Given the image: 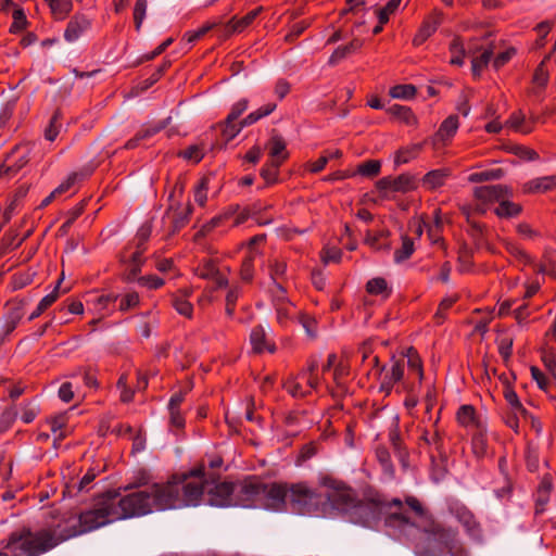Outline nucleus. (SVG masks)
<instances>
[{
  "label": "nucleus",
  "mask_w": 556,
  "mask_h": 556,
  "mask_svg": "<svg viewBox=\"0 0 556 556\" xmlns=\"http://www.w3.org/2000/svg\"><path fill=\"white\" fill-rule=\"evenodd\" d=\"M137 485L141 489L125 496L108 492L96 498L88 508L78 514L84 530L89 532L117 520L176 508L186 503V500L178 498L177 488L173 484H146L140 480ZM193 500L194 497H188L187 503Z\"/></svg>",
  "instance_id": "1"
},
{
  "label": "nucleus",
  "mask_w": 556,
  "mask_h": 556,
  "mask_svg": "<svg viewBox=\"0 0 556 556\" xmlns=\"http://www.w3.org/2000/svg\"><path fill=\"white\" fill-rule=\"evenodd\" d=\"M203 473L204 469L199 468L190 472V478L184 477L182 479H177L174 477L167 482H155L154 484L175 485L177 488L178 498L180 500L194 497L193 502H186L175 509L186 506H198L202 503L216 507L235 506L233 483L203 481Z\"/></svg>",
  "instance_id": "2"
},
{
  "label": "nucleus",
  "mask_w": 556,
  "mask_h": 556,
  "mask_svg": "<svg viewBox=\"0 0 556 556\" xmlns=\"http://www.w3.org/2000/svg\"><path fill=\"white\" fill-rule=\"evenodd\" d=\"M321 484L327 489V496L330 507L344 514L350 521L363 526L369 523L377 517V507L371 503L357 501L354 491L343 482L325 476Z\"/></svg>",
  "instance_id": "3"
},
{
  "label": "nucleus",
  "mask_w": 556,
  "mask_h": 556,
  "mask_svg": "<svg viewBox=\"0 0 556 556\" xmlns=\"http://www.w3.org/2000/svg\"><path fill=\"white\" fill-rule=\"evenodd\" d=\"M56 540L49 534V530L31 531L24 528L11 533L5 552L0 556H40L55 547Z\"/></svg>",
  "instance_id": "4"
},
{
  "label": "nucleus",
  "mask_w": 556,
  "mask_h": 556,
  "mask_svg": "<svg viewBox=\"0 0 556 556\" xmlns=\"http://www.w3.org/2000/svg\"><path fill=\"white\" fill-rule=\"evenodd\" d=\"M320 490H316L307 482H296L289 484V505L291 509L300 515H323L330 507L327 496V489L321 484Z\"/></svg>",
  "instance_id": "5"
},
{
  "label": "nucleus",
  "mask_w": 556,
  "mask_h": 556,
  "mask_svg": "<svg viewBox=\"0 0 556 556\" xmlns=\"http://www.w3.org/2000/svg\"><path fill=\"white\" fill-rule=\"evenodd\" d=\"M320 383L317 362L312 359L299 374L291 375L283 382V389L295 399H302L316 391Z\"/></svg>",
  "instance_id": "6"
},
{
  "label": "nucleus",
  "mask_w": 556,
  "mask_h": 556,
  "mask_svg": "<svg viewBox=\"0 0 556 556\" xmlns=\"http://www.w3.org/2000/svg\"><path fill=\"white\" fill-rule=\"evenodd\" d=\"M247 218L248 215L240 211L238 205H230L205 223L199 230V235L207 236L215 230L223 233L232 227L241 225Z\"/></svg>",
  "instance_id": "7"
},
{
  "label": "nucleus",
  "mask_w": 556,
  "mask_h": 556,
  "mask_svg": "<svg viewBox=\"0 0 556 556\" xmlns=\"http://www.w3.org/2000/svg\"><path fill=\"white\" fill-rule=\"evenodd\" d=\"M287 503H289L288 483L263 482L258 508L281 511L286 509Z\"/></svg>",
  "instance_id": "8"
},
{
  "label": "nucleus",
  "mask_w": 556,
  "mask_h": 556,
  "mask_svg": "<svg viewBox=\"0 0 556 556\" xmlns=\"http://www.w3.org/2000/svg\"><path fill=\"white\" fill-rule=\"evenodd\" d=\"M263 482L251 477L242 482L233 483L235 506L245 508H258Z\"/></svg>",
  "instance_id": "9"
},
{
  "label": "nucleus",
  "mask_w": 556,
  "mask_h": 556,
  "mask_svg": "<svg viewBox=\"0 0 556 556\" xmlns=\"http://www.w3.org/2000/svg\"><path fill=\"white\" fill-rule=\"evenodd\" d=\"M276 103H266L265 105L258 108L257 110L248 114L244 118L239 122H229L228 117H226L225 122L222 124V136L228 142L236 138L239 132L248 126L255 124L263 117L268 116L276 109Z\"/></svg>",
  "instance_id": "10"
},
{
  "label": "nucleus",
  "mask_w": 556,
  "mask_h": 556,
  "mask_svg": "<svg viewBox=\"0 0 556 556\" xmlns=\"http://www.w3.org/2000/svg\"><path fill=\"white\" fill-rule=\"evenodd\" d=\"M49 534L56 540L55 546L65 540L86 533L80 517L75 513L64 514L53 528H46Z\"/></svg>",
  "instance_id": "11"
},
{
  "label": "nucleus",
  "mask_w": 556,
  "mask_h": 556,
  "mask_svg": "<svg viewBox=\"0 0 556 556\" xmlns=\"http://www.w3.org/2000/svg\"><path fill=\"white\" fill-rule=\"evenodd\" d=\"M507 188L503 185L476 187L473 189V211L478 214L486 213L491 205L506 197Z\"/></svg>",
  "instance_id": "12"
},
{
  "label": "nucleus",
  "mask_w": 556,
  "mask_h": 556,
  "mask_svg": "<svg viewBox=\"0 0 556 556\" xmlns=\"http://www.w3.org/2000/svg\"><path fill=\"white\" fill-rule=\"evenodd\" d=\"M30 151L29 143L15 146L0 165V177H12L17 174L28 163Z\"/></svg>",
  "instance_id": "13"
},
{
  "label": "nucleus",
  "mask_w": 556,
  "mask_h": 556,
  "mask_svg": "<svg viewBox=\"0 0 556 556\" xmlns=\"http://www.w3.org/2000/svg\"><path fill=\"white\" fill-rule=\"evenodd\" d=\"M404 369H405V359H392L390 365L383 366L380 370V386L379 390L380 392H383L384 394H390L393 387L401 382L404 377Z\"/></svg>",
  "instance_id": "14"
},
{
  "label": "nucleus",
  "mask_w": 556,
  "mask_h": 556,
  "mask_svg": "<svg viewBox=\"0 0 556 556\" xmlns=\"http://www.w3.org/2000/svg\"><path fill=\"white\" fill-rule=\"evenodd\" d=\"M92 28V18L85 13H75L68 21L64 30V40L74 43Z\"/></svg>",
  "instance_id": "15"
},
{
  "label": "nucleus",
  "mask_w": 556,
  "mask_h": 556,
  "mask_svg": "<svg viewBox=\"0 0 556 556\" xmlns=\"http://www.w3.org/2000/svg\"><path fill=\"white\" fill-rule=\"evenodd\" d=\"M459 128V121L457 115H450L440 125L437 132L430 139L434 149L446 147L456 135Z\"/></svg>",
  "instance_id": "16"
},
{
  "label": "nucleus",
  "mask_w": 556,
  "mask_h": 556,
  "mask_svg": "<svg viewBox=\"0 0 556 556\" xmlns=\"http://www.w3.org/2000/svg\"><path fill=\"white\" fill-rule=\"evenodd\" d=\"M146 251V247L137 245L135 250L128 247L123 253L122 261L127 265L126 279L128 281H135L141 271V266L144 262L142 254Z\"/></svg>",
  "instance_id": "17"
},
{
  "label": "nucleus",
  "mask_w": 556,
  "mask_h": 556,
  "mask_svg": "<svg viewBox=\"0 0 556 556\" xmlns=\"http://www.w3.org/2000/svg\"><path fill=\"white\" fill-rule=\"evenodd\" d=\"M456 420L459 426L468 432L483 429L486 426L485 419L478 415L472 405H462L456 413Z\"/></svg>",
  "instance_id": "18"
},
{
  "label": "nucleus",
  "mask_w": 556,
  "mask_h": 556,
  "mask_svg": "<svg viewBox=\"0 0 556 556\" xmlns=\"http://www.w3.org/2000/svg\"><path fill=\"white\" fill-rule=\"evenodd\" d=\"M407 506L416 514L417 517L420 518L422 522V531L443 535L445 532L440 526L435 525L432 520V516L428 513L427 509L424 508L422 504L414 496H408L406 498Z\"/></svg>",
  "instance_id": "19"
},
{
  "label": "nucleus",
  "mask_w": 556,
  "mask_h": 556,
  "mask_svg": "<svg viewBox=\"0 0 556 556\" xmlns=\"http://www.w3.org/2000/svg\"><path fill=\"white\" fill-rule=\"evenodd\" d=\"M405 365H407V384L405 386L410 392L414 390V382L421 383L424 379L422 363L418 353L413 349H408Z\"/></svg>",
  "instance_id": "20"
},
{
  "label": "nucleus",
  "mask_w": 556,
  "mask_h": 556,
  "mask_svg": "<svg viewBox=\"0 0 556 556\" xmlns=\"http://www.w3.org/2000/svg\"><path fill=\"white\" fill-rule=\"evenodd\" d=\"M117 299L118 296L114 294H97L88 300L87 304L91 306V311L100 316L99 318L92 319L90 325H96L102 317L113 312L114 303Z\"/></svg>",
  "instance_id": "21"
},
{
  "label": "nucleus",
  "mask_w": 556,
  "mask_h": 556,
  "mask_svg": "<svg viewBox=\"0 0 556 556\" xmlns=\"http://www.w3.org/2000/svg\"><path fill=\"white\" fill-rule=\"evenodd\" d=\"M195 274L202 279L214 281L217 288L226 287L228 283L227 278L217 268L216 263L212 260H204L195 268Z\"/></svg>",
  "instance_id": "22"
},
{
  "label": "nucleus",
  "mask_w": 556,
  "mask_h": 556,
  "mask_svg": "<svg viewBox=\"0 0 556 556\" xmlns=\"http://www.w3.org/2000/svg\"><path fill=\"white\" fill-rule=\"evenodd\" d=\"M250 343L255 353H263L265 351L274 353L276 351L275 343L268 340L266 330L261 325L252 328L250 333Z\"/></svg>",
  "instance_id": "23"
},
{
  "label": "nucleus",
  "mask_w": 556,
  "mask_h": 556,
  "mask_svg": "<svg viewBox=\"0 0 556 556\" xmlns=\"http://www.w3.org/2000/svg\"><path fill=\"white\" fill-rule=\"evenodd\" d=\"M24 315V303L10 302L8 303V311L3 317L2 331L4 334L11 333Z\"/></svg>",
  "instance_id": "24"
},
{
  "label": "nucleus",
  "mask_w": 556,
  "mask_h": 556,
  "mask_svg": "<svg viewBox=\"0 0 556 556\" xmlns=\"http://www.w3.org/2000/svg\"><path fill=\"white\" fill-rule=\"evenodd\" d=\"M450 176L451 170L446 167L432 169L421 178V186L429 191L435 190L444 186Z\"/></svg>",
  "instance_id": "25"
},
{
  "label": "nucleus",
  "mask_w": 556,
  "mask_h": 556,
  "mask_svg": "<svg viewBox=\"0 0 556 556\" xmlns=\"http://www.w3.org/2000/svg\"><path fill=\"white\" fill-rule=\"evenodd\" d=\"M455 516L463 525L468 535L473 539L480 538L481 529L471 511L465 507H460L456 509Z\"/></svg>",
  "instance_id": "26"
},
{
  "label": "nucleus",
  "mask_w": 556,
  "mask_h": 556,
  "mask_svg": "<svg viewBox=\"0 0 556 556\" xmlns=\"http://www.w3.org/2000/svg\"><path fill=\"white\" fill-rule=\"evenodd\" d=\"M263 11V7H258L252 11H250L247 15L241 18H237L233 16L226 26V31L228 35L235 33H242L245 28H248L254 20L260 15Z\"/></svg>",
  "instance_id": "27"
},
{
  "label": "nucleus",
  "mask_w": 556,
  "mask_h": 556,
  "mask_svg": "<svg viewBox=\"0 0 556 556\" xmlns=\"http://www.w3.org/2000/svg\"><path fill=\"white\" fill-rule=\"evenodd\" d=\"M552 488L551 479L547 477L543 478L535 493V514H542L545 510L549 502Z\"/></svg>",
  "instance_id": "28"
},
{
  "label": "nucleus",
  "mask_w": 556,
  "mask_h": 556,
  "mask_svg": "<svg viewBox=\"0 0 556 556\" xmlns=\"http://www.w3.org/2000/svg\"><path fill=\"white\" fill-rule=\"evenodd\" d=\"M440 25V17L438 15H433L428 17L419 28L418 33L415 35L413 39L414 46H420L422 45L434 31L437 30L438 26Z\"/></svg>",
  "instance_id": "29"
},
{
  "label": "nucleus",
  "mask_w": 556,
  "mask_h": 556,
  "mask_svg": "<svg viewBox=\"0 0 556 556\" xmlns=\"http://www.w3.org/2000/svg\"><path fill=\"white\" fill-rule=\"evenodd\" d=\"M511 191L507 188L506 197L498 201V206L495 208V214L501 218H510L517 216L521 212V206L517 203L509 201Z\"/></svg>",
  "instance_id": "30"
},
{
  "label": "nucleus",
  "mask_w": 556,
  "mask_h": 556,
  "mask_svg": "<svg viewBox=\"0 0 556 556\" xmlns=\"http://www.w3.org/2000/svg\"><path fill=\"white\" fill-rule=\"evenodd\" d=\"M270 160H279L283 163L288 159L287 144L279 135H273L267 143Z\"/></svg>",
  "instance_id": "31"
},
{
  "label": "nucleus",
  "mask_w": 556,
  "mask_h": 556,
  "mask_svg": "<svg viewBox=\"0 0 556 556\" xmlns=\"http://www.w3.org/2000/svg\"><path fill=\"white\" fill-rule=\"evenodd\" d=\"M549 59L547 55L542 62L538 65L533 74V87L531 92L535 96H539L542 90L546 87L548 83V71L546 68V61Z\"/></svg>",
  "instance_id": "32"
},
{
  "label": "nucleus",
  "mask_w": 556,
  "mask_h": 556,
  "mask_svg": "<svg viewBox=\"0 0 556 556\" xmlns=\"http://www.w3.org/2000/svg\"><path fill=\"white\" fill-rule=\"evenodd\" d=\"M92 169H83L71 173L53 191L52 195L59 197L67 192L76 182L90 176Z\"/></svg>",
  "instance_id": "33"
},
{
  "label": "nucleus",
  "mask_w": 556,
  "mask_h": 556,
  "mask_svg": "<svg viewBox=\"0 0 556 556\" xmlns=\"http://www.w3.org/2000/svg\"><path fill=\"white\" fill-rule=\"evenodd\" d=\"M274 307L276 320L281 326H287L298 314L295 306L290 301L277 302Z\"/></svg>",
  "instance_id": "34"
},
{
  "label": "nucleus",
  "mask_w": 556,
  "mask_h": 556,
  "mask_svg": "<svg viewBox=\"0 0 556 556\" xmlns=\"http://www.w3.org/2000/svg\"><path fill=\"white\" fill-rule=\"evenodd\" d=\"M424 143H414L397 150L394 156V163L396 166L406 164L412 160L416 159L419 152L422 150Z\"/></svg>",
  "instance_id": "35"
},
{
  "label": "nucleus",
  "mask_w": 556,
  "mask_h": 556,
  "mask_svg": "<svg viewBox=\"0 0 556 556\" xmlns=\"http://www.w3.org/2000/svg\"><path fill=\"white\" fill-rule=\"evenodd\" d=\"M190 295V292L188 291H179L173 296L172 304L176 312L185 317L190 318L192 316L193 306L188 301V296Z\"/></svg>",
  "instance_id": "36"
},
{
  "label": "nucleus",
  "mask_w": 556,
  "mask_h": 556,
  "mask_svg": "<svg viewBox=\"0 0 556 556\" xmlns=\"http://www.w3.org/2000/svg\"><path fill=\"white\" fill-rule=\"evenodd\" d=\"M556 187V176H545L530 180L526 184L528 192H545Z\"/></svg>",
  "instance_id": "37"
},
{
  "label": "nucleus",
  "mask_w": 556,
  "mask_h": 556,
  "mask_svg": "<svg viewBox=\"0 0 556 556\" xmlns=\"http://www.w3.org/2000/svg\"><path fill=\"white\" fill-rule=\"evenodd\" d=\"M361 47L362 41L358 39H354L345 46L338 47L329 58V63L332 65L337 64L339 61L346 58L349 54L354 53L355 51L361 49Z\"/></svg>",
  "instance_id": "38"
},
{
  "label": "nucleus",
  "mask_w": 556,
  "mask_h": 556,
  "mask_svg": "<svg viewBox=\"0 0 556 556\" xmlns=\"http://www.w3.org/2000/svg\"><path fill=\"white\" fill-rule=\"evenodd\" d=\"M386 523L389 527L397 528L403 532L415 527V523L403 513H393L388 516Z\"/></svg>",
  "instance_id": "39"
},
{
  "label": "nucleus",
  "mask_w": 556,
  "mask_h": 556,
  "mask_svg": "<svg viewBox=\"0 0 556 556\" xmlns=\"http://www.w3.org/2000/svg\"><path fill=\"white\" fill-rule=\"evenodd\" d=\"M366 291L371 295H382L384 298L390 295L391 290L384 278L376 277L366 283Z\"/></svg>",
  "instance_id": "40"
},
{
  "label": "nucleus",
  "mask_w": 556,
  "mask_h": 556,
  "mask_svg": "<svg viewBox=\"0 0 556 556\" xmlns=\"http://www.w3.org/2000/svg\"><path fill=\"white\" fill-rule=\"evenodd\" d=\"M417 188L416 177L410 174H401L394 178V192H408Z\"/></svg>",
  "instance_id": "41"
},
{
  "label": "nucleus",
  "mask_w": 556,
  "mask_h": 556,
  "mask_svg": "<svg viewBox=\"0 0 556 556\" xmlns=\"http://www.w3.org/2000/svg\"><path fill=\"white\" fill-rule=\"evenodd\" d=\"M281 162L279 160H269L262 168L261 176L266 181V184L271 185L277 182L279 167L281 166Z\"/></svg>",
  "instance_id": "42"
},
{
  "label": "nucleus",
  "mask_w": 556,
  "mask_h": 556,
  "mask_svg": "<svg viewBox=\"0 0 556 556\" xmlns=\"http://www.w3.org/2000/svg\"><path fill=\"white\" fill-rule=\"evenodd\" d=\"M504 176V170L502 168H492L485 169L477 173H472L468 176V181L470 182H481V181H490L497 180Z\"/></svg>",
  "instance_id": "43"
},
{
  "label": "nucleus",
  "mask_w": 556,
  "mask_h": 556,
  "mask_svg": "<svg viewBox=\"0 0 556 556\" xmlns=\"http://www.w3.org/2000/svg\"><path fill=\"white\" fill-rule=\"evenodd\" d=\"M504 397H505L506 402L509 404V406L511 407V409L514 410L516 416L517 415H521L523 417L527 416L528 412L521 404V402L514 389H511L510 387H506L504 390Z\"/></svg>",
  "instance_id": "44"
},
{
  "label": "nucleus",
  "mask_w": 556,
  "mask_h": 556,
  "mask_svg": "<svg viewBox=\"0 0 556 556\" xmlns=\"http://www.w3.org/2000/svg\"><path fill=\"white\" fill-rule=\"evenodd\" d=\"M376 457L379 464L381 465L383 472L389 477H393L394 467L388 448H386L384 446H378L376 448Z\"/></svg>",
  "instance_id": "45"
},
{
  "label": "nucleus",
  "mask_w": 556,
  "mask_h": 556,
  "mask_svg": "<svg viewBox=\"0 0 556 556\" xmlns=\"http://www.w3.org/2000/svg\"><path fill=\"white\" fill-rule=\"evenodd\" d=\"M472 435V450L478 456H482L486 452V427L470 432Z\"/></svg>",
  "instance_id": "46"
},
{
  "label": "nucleus",
  "mask_w": 556,
  "mask_h": 556,
  "mask_svg": "<svg viewBox=\"0 0 556 556\" xmlns=\"http://www.w3.org/2000/svg\"><path fill=\"white\" fill-rule=\"evenodd\" d=\"M493 56L492 49H484L479 56H475L471 61L472 64V74L478 77L482 73V71L489 64L491 58Z\"/></svg>",
  "instance_id": "47"
},
{
  "label": "nucleus",
  "mask_w": 556,
  "mask_h": 556,
  "mask_svg": "<svg viewBox=\"0 0 556 556\" xmlns=\"http://www.w3.org/2000/svg\"><path fill=\"white\" fill-rule=\"evenodd\" d=\"M525 114L521 111L514 112L508 118L506 125L516 131L528 134L531 128L525 124Z\"/></svg>",
  "instance_id": "48"
},
{
  "label": "nucleus",
  "mask_w": 556,
  "mask_h": 556,
  "mask_svg": "<svg viewBox=\"0 0 556 556\" xmlns=\"http://www.w3.org/2000/svg\"><path fill=\"white\" fill-rule=\"evenodd\" d=\"M451 51V64L453 65H463L464 64V45L459 38H454L450 45Z\"/></svg>",
  "instance_id": "49"
},
{
  "label": "nucleus",
  "mask_w": 556,
  "mask_h": 556,
  "mask_svg": "<svg viewBox=\"0 0 556 556\" xmlns=\"http://www.w3.org/2000/svg\"><path fill=\"white\" fill-rule=\"evenodd\" d=\"M52 14L58 20H63L73 9L71 0H55L49 5Z\"/></svg>",
  "instance_id": "50"
},
{
  "label": "nucleus",
  "mask_w": 556,
  "mask_h": 556,
  "mask_svg": "<svg viewBox=\"0 0 556 556\" xmlns=\"http://www.w3.org/2000/svg\"><path fill=\"white\" fill-rule=\"evenodd\" d=\"M530 371L532 379L536 382L538 387L543 391H547L552 381L556 382V375L554 374L552 378H548L541 369H539L535 366H532Z\"/></svg>",
  "instance_id": "51"
},
{
  "label": "nucleus",
  "mask_w": 556,
  "mask_h": 556,
  "mask_svg": "<svg viewBox=\"0 0 556 556\" xmlns=\"http://www.w3.org/2000/svg\"><path fill=\"white\" fill-rule=\"evenodd\" d=\"M391 111L406 125L414 126L417 124V118L409 108L403 105H393Z\"/></svg>",
  "instance_id": "52"
},
{
  "label": "nucleus",
  "mask_w": 556,
  "mask_h": 556,
  "mask_svg": "<svg viewBox=\"0 0 556 556\" xmlns=\"http://www.w3.org/2000/svg\"><path fill=\"white\" fill-rule=\"evenodd\" d=\"M380 161L369 160L358 165L357 173L365 177H375L380 173Z\"/></svg>",
  "instance_id": "53"
},
{
  "label": "nucleus",
  "mask_w": 556,
  "mask_h": 556,
  "mask_svg": "<svg viewBox=\"0 0 556 556\" xmlns=\"http://www.w3.org/2000/svg\"><path fill=\"white\" fill-rule=\"evenodd\" d=\"M414 252V242L410 238L404 237L402 247L394 252L395 262L400 263L407 260Z\"/></svg>",
  "instance_id": "54"
},
{
  "label": "nucleus",
  "mask_w": 556,
  "mask_h": 556,
  "mask_svg": "<svg viewBox=\"0 0 556 556\" xmlns=\"http://www.w3.org/2000/svg\"><path fill=\"white\" fill-rule=\"evenodd\" d=\"M287 271V264L283 260L273 258L269 261V274L273 282H278L277 280L282 278Z\"/></svg>",
  "instance_id": "55"
},
{
  "label": "nucleus",
  "mask_w": 556,
  "mask_h": 556,
  "mask_svg": "<svg viewBox=\"0 0 556 556\" xmlns=\"http://www.w3.org/2000/svg\"><path fill=\"white\" fill-rule=\"evenodd\" d=\"M415 93L416 88L413 85H396L390 89V96L394 99H410Z\"/></svg>",
  "instance_id": "56"
},
{
  "label": "nucleus",
  "mask_w": 556,
  "mask_h": 556,
  "mask_svg": "<svg viewBox=\"0 0 556 556\" xmlns=\"http://www.w3.org/2000/svg\"><path fill=\"white\" fill-rule=\"evenodd\" d=\"M402 0H390L383 8L377 11L378 21L381 24L388 23L390 15L393 14L400 7Z\"/></svg>",
  "instance_id": "57"
},
{
  "label": "nucleus",
  "mask_w": 556,
  "mask_h": 556,
  "mask_svg": "<svg viewBox=\"0 0 556 556\" xmlns=\"http://www.w3.org/2000/svg\"><path fill=\"white\" fill-rule=\"evenodd\" d=\"M148 0H137L134 7V21L136 30L139 31L146 17Z\"/></svg>",
  "instance_id": "58"
},
{
  "label": "nucleus",
  "mask_w": 556,
  "mask_h": 556,
  "mask_svg": "<svg viewBox=\"0 0 556 556\" xmlns=\"http://www.w3.org/2000/svg\"><path fill=\"white\" fill-rule=\"evenodd\" d=\"M208 177H203L198 186L194 189V201L200 205L204 206L207 200V189H208Z\"/></svg>",
  "instance_id": "59"
},
{
  "label": "nucleus",
  "mask_w": 556,
  "mask_h": 556,
  "mask_svg": "<svg viewBox=\"0 0 556 556\" xmlns=\"http://www.w3.org/2000/svg\"><path fill=\"white\" fill-rule=\"evenodd\" d=\"M218 23L217 22H208L206 24H204L201 28H199L198 30H190V31H187L184 36V39L188 42V43H193L195 42L197 40H199L202 36H204L207 31H210L211 29H213Z\"/></svg>",
  "instance_id": "60"
},
{
  "label": "nucleus",
  "mask_w": 556,
  "mask_h": 556,
  "mask_svg": "<svg viewBox=\"0 0 556 556\" xmlns=\"http://www.w3.org/2000/svg\"><path fill=\"white\" fill-rule=\"evenodd\" d=\"M59 113H54L50 119L49 126L45 130V138L49 141L55 140L61 129Z\"/></svg>",
  "instance_id": "61"
},
{
  "label": "nucleus",
  "mask_w": 556,
  "mask_h": 556,
  "mask_svg": "<svg viewBox=\"0 0 556 556\" xmlns=\"http://www.w3.org/2000/svg\"><path fill=\"white\" fill-rule=\"evenodd\" d=\"M140 302L139 294L137 292H129L124 294L119 300V311L126 312L136 307Z\"/></svg>",
  "instance_id": "62"
},
{
  "label": "nucleus",
  "mask_w": 556,
  "mask_h": 556,
  "mask_svg": "<svg viewBox=\"0 0 556 556\" xmlns=\"http://www.w3.org/2000/svg\"><path fill=\"white\" fill-rule=\"evenodd\" d=\"M420 439L425 442V444L434 446L438 452L441 451L442 437L438 430H434L433 432L425 430Z\"/></svg>",
  "instance_id": "63"
},
{
  "label": "nucleus",
  "mask_w": 556,
  "mask_h": 556,
  "mask_svg": "<svg viewBox=\"0 0 556 556\" xmlns=\"http://www.w3.org/2000/svg\"><path fill=\"white\" fill-rule=\"evenodd\" d=\"M249 101L247 99H240L232 104L229 114L227 115L229 122H237L238 118L247 111Z\"/></svg>",
  "instance_id": "64"
}]
</instances>
